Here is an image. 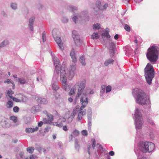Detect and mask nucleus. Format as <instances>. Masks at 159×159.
I'll list each match as a JSON object with an SVG mask.
<instances>
[{"mask_svg": "<svg viewBox=\"0 0 159 159\" xmlns=\"http://www.w3.org/2000/svg\"><path fill=\"white\" fill-rule=\"evenodd\" d=\"M85 59L83 56L81 57L79 59L80 61L82 64V65L85 66V63L84 61Z\"/></svg>", "mask_w": 159, "mask_h": 159, "instance_id": "obj_26", "label": "nucleus"}, {"mask_svg": "<svg viewBox=\"0 0 159 159\" xmlns=\"http://www.w3.org/2000/svg\"><path fill=\"white\" fill-rule=\"evenodd\" d=\"M109 154L111 156H113L114 154V152L113 151H110L109 152Z\"/></svg>", "mask_w": 159, "mask_h": 159, "instance_id": "obj_54", "label": "nucleus"}, {"mask_svg": "<svg viewBox=\"0 0 159 159\" xmlns=\"http://www.w3.org/2000/svg\"><path fill=\"white\" fill-rule=\"evenodd\" d=\"M42 148H38V151L40 153H41V152H42V149H41Z\"/></svg>", "mask_w": 159, "mask_h": 159, "instance_id": "obj_64", "label": "nucleus"}, {"mask_svg": "<svg viewBox=\"0 0 159 159\" xmlns=\"http://www.w3.org/2000/svg\"><path fill=\"white\" fill-rule=\"evenodd\" d=\"M80 102H82V106L80 108V110L81 111L79 114L78 116V119L79 120H81L82 116L85 115L86 114V110H84L82 111L87 106L88 103V99L87 98L82 97L80 99Z\"/></svg>", "mask_w": 159, "mask_h": 159, "instance_id": "obj_6", "label": "nucleus"}, {"mask_svg": "<svg viewBox=\"0 0 159 159\" xmlns=\"http://www.w3.org/2000/svg\"><path fill=\"white\" fill-rule=\"evenodd\" d=\"M68 100L70 102H72L73 101V99L71 98H68Z\"/></svg>", "mask_w": 159, "mask_h": 159, "instance_id": "obj_59", "label": "nucleus"}, {"mask_svg": "<svg viewBox=\"0 0 159 159\" xmlns=\"http://www.w3.org/2000/svg\"><path fill=\"white\" fill-rule=\"evenodd\" d=\"M70 55L71 56L72 61L75 62L77 61L76 58L75 56L74 51L73 50L70 53Z\"/></svg>", "mask_w": 159, "mask_h": 159, "instance_id": "obj_14", "label": "nucleus"}, {"mask_svg": "<svg viewBox=\"0 0 159 159\" xmlns=\"http://www.w3.org/2000/svg\"><path fill=\"white\" fill-rule=\"evenodd\" d=\"M13 106V102L11 101H9L7 103L6 106L7 107L10 108Z\"/></svg>", "mask_w": 159, "mask_h": 159, "instance_id": "obj_20", "label": "nucleus"}, {"mask_svg": "<svg viewBox=\"0 0 159 159\" xmlns=\"http://www.w3.org/2000/svg\"><path fill=\"white\" fill-rule=\"evenodd\" d=\"M14 94V92L11 89L8 90L6 95L7 98V99L9 98H12V95Z\"/></svg>", "mask_w": 159, "mask_h": 159, "instance_id": "obj_15", "label": "nucleus"}, {"mask_svg": "<svg viewBox=\"0 0 159 159\" xmlns=\"http://www.w3.org/2000/svg\"><path fill=\"white\" fill-rule=\"evenodd\" d=\"M158 54L157 47L156 46H152L148 49L146 56L151 62H155L158 59Z\"/></svg>", "mask_w": 159, "mask_h": 159, "instance_id": "obj_3", "label": "nucleus"}, {"mask_svg": "<svg viewBox=\"0 0 159 159\" xmlns=\"http://www.w3.org/2000/svg\"><path fill=\"white\" fill-rule=\"evenodd\" d=\"M30 29L31 30L33 31V25H31V26H30Z\"/></svg>", "mask_w": 159, "mask_h": 159, "instance_id": "obj_61", "label": "nucleus"}, {"mask_svg": "<svg viewBox=\"0 0 159 159\" xmlns=\"http://www.w3.org/2000/svg\"><path fill=\"white\" fill-rule=\"evenodd\" d=\"M72 133L75 136H77L79 134V132L78 130L75 129L73 132Z\"/></svg>", "mask_w": 159, "mask_h": 159, "instance_id": "obj_32", "label": "nucleus"}, {"mask_svg": "<svg viewBox=\"0 0 159 159\" xmlns=\"http://www.w3.org/2000/svg\"><path fill=\"white\" fill-rule=\"evenodd\" d=\"M75 70V67L74 66H72L68 72V77L70 80H71L74 76V71Z\"/></svg>", "mask_w": 159, "mask_h": 159, "instance_id": "obj_11", "label": "nucleus"}, {"mask_svg": "<svg viewBox=\"0 0 159 159\" xmlns=\"http://www.w3.org/2000/svg\"><path fill=\"white\" fill-rule=\"evenodd\" d=\"M54 62L56 63H59V60L57 57H55L54 58Z\"/></svg>", "mask_w": 159, "mask_h": 159, "instance_id": "obj_48", "label": "nucleus"}, {"mask_svg": "<svg viewBox=\"0 0 159 159\" xmlns=\"http://www.w3.org/2000/svg\"><path fill=\"white\" fill-rule=\"evenodd\" d=\"M145 146H148L147 148H145V152H151L154 149V144L152 142H146L144 143Z\"/></svg>", "mask_w": 159, "mask_h": 159, "instance_id": "obj_9", "label": "nucleus"}, {"mask_svg": "<svg viewBox=\"0 0 159 159\" xmlns=\"http://www.w3.org/2000/svg\"><path fill=\"white\" fill-rule=\"evenodd\" d=\"M125 29L127 31L129 32L130 30V27L127 24H125Z\"/></svg>", "mask_w": 159, "mask_h": 159, "instance_id": "obj_31", "label": "nucleus"}, {"mask_svg": "<svg viewBox=\"0 0 159 159\" xmlns=\"http://www.w3.org/2000/svg\"><path fill=\"white\" fill-rule=\"evenodd\" d=\"M144 72L147 83L149 84H151L152 79L154 77L155 71L153 66L149 63H148L145 68Z\"/></svg>", "mask_w": 159, "mask_h": 159, "instance_id": "obj_4", "label": "nucleus"}, {"mask_svg": "<svg viewBox=\"0 0 159 159\" xmlns=\"http://www.w3.org/2000/svg\"><path fill=\"white\" fill-rule=\"evenodd\" d=\"M10 119L15 123H16L17 121V117L14 116H11L10 117Z\"/></svg>", "mask_w": 159, "mask_h": 159, "instance_id": "obj_21", "label": "nucleus"}, {"mask_svg": "<svg viewBox=\"0 0 159 159\" xmlns=\"http://www.w3.org/2000/svg\"><path fill=\"white\" fill-rule=\"evenodd\" d=\"M88 121H91L92 119V116L91 115H89L88 116Z\"/></svg>", "mask_w": 159, "mask_h": 159, "instance_id": "obj_53", "label": "nucleus"}, {"mask_svg": "<svg viewBox=\"0 0 159 159\" xmlns=\"http://www.w3.org/2000/svg\"><path fill=\"white\" fill-rule=\"evenodd\" d=\"M73 38L76 45H77L80 44V40L79 36H76L75 35L74 37H73Z\"/></svg>", "mask_w": 159, "mask_h": 159, "instance_id": "obj_16", "label": "nucleus"}, {"mask_svg": "<svg viewBox=\"0 0 159 159\" xmlns=\"http://www.w3.org/2000/svg\"><path fill=\"white\" fill-rule=\"evenodd\" d=\"M30 159H37V157L34 155H32L30 157Z\"/></svg>", "mask_w": 159, "mask_h": 159, "instance_id": "obj_45", "label": "nucleus"}, {"mask_svg": "<svg viewBox=\"0 0 159 159\" xmlns=\"http://www.w3.org/2000/svg\"><path fill=\"white\" fill-rule=\"evenodd\" d=\"M39 101L40 103L42 104H46L48 103L47 99L45 98H40L39 99Z\"/></svg>", "mask_w": 159, "mask_h": 159, "instance_id": "obj_18", "label": "nucleus"}, {"mask_svg": "<svg viewBox=\"0 0 159 159\" xmlns=\"http://www.w3.org/2000/svg\"><path fill=\"white\" fill-rule=\"evenodd\" d=\"M90 145H88V153L89 154H90Z\"/></svg>", "mask_w": 159, "mask_h": 159, "instance_id": "obj_56", "label": "nucleus"}, {"mask_svg": "<svg viewBox=\"0 0 159 159\" xmlns=\"http://www.w3.org/2000/svg\"><path fill=\"white\" fill-rule=\"evenodd\" d=\"M52 86L53 89L55 90H57L59 88V86L56 83H54L52 84Z\"/></svg>", "mask_w": 159, "mask_h": 159, "instance_id": "obj_27", "label": "nucleus"}, {"mask_svg": "<svg viewBox=\"0 0 159 159\" xmlns=\"http://www.w3.org/2000/svg\"><path fill=\"white\" fill-rule=\"evenodd\" d=\"M56 72L58 74L60 73V80L62 83V86L66 90L67 88V78L66 74V68L62 67L59 63L54 62Z\"/></svg>", "mask_w": 159, "mask_h": 159, "instance_id": "obj_1", "label": "nucleus"}, {"mask_svg": "<svg viewBox=\"0 0 159 159\" xmlns=\"http://www.w3.org/2000/svg\"><path fill=\"white\" fill-rule=\"evenodd\" d=\"M55 125H57L58 127H62L63 125L62 123H60V124H57V123L56 122V123H55Z\"/></svg>", "mask_w": 159, "mask_h": 159, "instance_id": "obj_55", "label": "nucleus"}, {"mask_svg": "<svg viewBox=\"0 0 159 159\" xmlns=\"http://www.w3.org/2000/svg\"><path fill=\"white\" fill-rule=\"evenodd\" d=\"M133 94L136 98V102L139 104L144 105L148 101V98L145 93L140 89L138 88L134 89Z\"/></svg>", "mask_w": 159, "mask_h": 159, "instance_id": "obj_2", "label": "nucleus"}, {"mask_svg": "<svg viewBox=\"0 0 159 159\" xmlns=\"http://www.w3.org/2000/svg\"><path fill=\"white\" fill-rule=\"evenodd\" d=\"M55 31L53 30L52 31V34L53 38H54L56 42L58 45L59 48L61 50H63L64 48L63 43L61 41L60 38L58 37H55V35L54 34Z\"/></svg>", "mask_w": 159, "mask_h": 159, "instance_id": "obj_8", "label": "nucleus"}, {"mask_svg": "<svg viewBox=\"0 0 159 159\" xmlns=\"http://www.w3.org/2000/svg\"><path fill=\"white\" fill-rule=\"evenodd\" d=\"M97 146L98 147V146L99 147H100L101 149H102V148L101 145L100 144H99V143L97 144Z\"/></svg>", "mask_w": 159, "mask_h": 159, "instance_id": "obj_63", "label": "nucleus"}, {"mask_svg": "<svg viewBox=\"0 0 159 159\" xmlns=\"http://www.w3.org/2000/svg\"><path fill=\"white\" fill-rule=\"evenodd\" d=\"M105 88L106 86L104 85H103L101 86V89L103 90H104L105 89Z\"/></svg>", "mask_w": 159, "mask_h": 159, "instance_id": "obj_60", "label": "nucleus"}, {"mask_svg": "<svg viewBox=\"0 0 159 159\" xmlns=\"http://www.w3.org/2000/svg\"><path fill=\"white\" fill-rule=\"evenodd\" d=\"M108 4L107 3H105L103 6V8L102 9V10H105L108 7Z\"/></svg>", "mask_w": 159, "mask_h": 159, "instance_id": "obj_44", "label": "nucleus"}, {"mask_svg": "<svg viewBox=\"0 0 159 159\" xmlns=\"http://www.w3.org/2000/svg\"><path fill=\"white\" fill-rule=\"evenodd\" d=\"M80 148V146L79 144L78 141L77 139L75 140V148L77 151H79Z\"/></svg>", "mask_w": 159, "mask_h": 159, "instance_id": "obj_17", "label": "nucleus"}, {"mask_svg": "<svg viewBox=\"0 0 159 159\" xmlns=\"http://www.w3.org/2000/svg\"><path fill=\"white\" fill-rule=\"evenodd\" d=\"M73 118H72L70 116L67 119L68 121L69 122H71L73 119Z\"/></svg>", "mask_w": 159, "mask_h": 159, "instance_id": "obj_50", "label": "nucleus"}, {"mask_svg": "<svg viewBox=\"0 0 159 159\" xmlns=\"http://www.w3.org/2000/svg\"><path fill=\"white\" fill-rule=\"evenodd\" d=\"M63 129L65 131H67L68 130V129L67 128V127L66 125H65L63 127Z\"/></svg>", "mask_w": 159, "mask_h": 159, "instance_id": "obj_52", "label": "nucleus"}, {"mask_svg": "<svg viewBox=\"0 0 159 159\" xmlns=\"http://www.w3.org/2000/svg\"><path fill=\"white\" fill-rule=\"evenodd\" d=\"M147 121L148 123H150L152 125H153L154 124V123L150 119H147Z\"/></svg>", "mask_w": 159, "mask_h": 159, "instance_id": "obj_43", "label": "nucleus"}, {"mask_svg": "<svg viewBox=\"0 0 159 159\" xmlns=\"http://www.w3.org/2000/svg\"><path fill=\"white\" fill-rule=\"evenodd\" d=\"M144 142H143L142 143V144L141 145V147H142V148H143V152H145V148H147L148 146H144Z\"/></svg>", "mask_w": 159, "mask_h": 159, "instance_id": "obj_38", "label": "nucleus"}, {"mask_svg": "<svg viewBox=\"0 0 159 159\" xmlns=\"http://www.w3.org/2000/svg\"><path fill=\"white\" fill-rule=\"evenodd\" d=\"M18 80L19 82L21 84H24L26 82V81L23 79L19 78Z\"/></svg>", "mask_w": 159, "mask_h": 159, "instance_id": "obj_35", "label": "nucleus"}, {"mask_svg": "<svg viewBox=\"0 0 159 159\" xmlns=\"http://www.w3.org/2000/svg\"><path fill=\"white\" fill-rule=\"evenodd\" d=\"M92 141L93 142V144L92 145V148L94 149L95 147L96 146V141L94 139H92Z\"/></svg>", "mask_w": 159, "mask_h": 159, "instance_id": "obj_34", "label": "nucleus"}, {"mask_svg": "<svg viewBox=\"0 0 159 159\" xmlns=\"http://www.w3.org/2000/svg\"><path fill=\"white\" fill-rule=\"evenodd\" d=\"M96 4L97 6L98 7L99 9V6H100L101 3L100 1H97L96 2Z\"/></svg>", "mask_w": 159, "mask_h": 159, "instance_id": "obj_46", "label": "nucleus"}, {"mask_svg": "<svg viewBox=\"0 0 159 159\" xmlns=\"http://www.w3.org/2000/svg\"><path fill=\"white\" fill-rule=\"evenodd\" d=\"M76 87L74 85V87L70 89V92L69 93V95L70 96L71 95L75 93V90L76 89Z\"/></svg>", "mask_w": 159, "mask_h": 159, "instance_id": "obj_25", "label": "nucleus"}, {"mask_svg": "<svg viewBox=\"0 0 159 159\" xmlns=\"http://www.w3.org/2000/svg\"><path fill=\"white\" fill-rule=\"evenodd\" d=\"M86 81L84 80L81 82H78L75 85L76 88L78 87V92L77 94L76 97H79L80 96L82 95V97L87 98L86 96V93L84 91V89L85 86Z\"/></svg>", "mask_w": 159, "mask_h": 159, "instance_id": "obj_5", "label": "nucleus"}, {"mask_svg": "<svg viewBox=\"0 0 159 159\" xmlns=\"http://www.w3.org/2000/svg\"><path fill=\"white\" fill-rule=\"evenodd\" d=\"M82 134L84 136H87L88 135L87 131L86 130H84L81 132Z\"/></svg>", "mask_w": 159, "mask_h": 159, "instance_id": "obj_41", "label": "nucleus"}, {"mask_svg": "<svg viewBox=\"0 0 159 159\" xmlns=\"http://www.w3.org/2000/svg\"><path fill=\"white\" fill-rule=\"evenodd\" d=\"M114 61V60L112 59L107 60L105 62V65L106 66H107L110 64L112 63Z\"/></svg>", "mask_w": 159, "mask_h": 159, "instance_id": "obj_22", "label": "nucleus"}, {"mask_svg": "<svg viewBox=\"0 0 159 159\" xmlns=\"http://www.w3.org/2000/svg\"><path fill=\"white\" fill-rule=\"evenodd\" d=\"M76 114V111H73L72 112L70 116L72 118H74V117L75 116Z\"/></svg>", "mask_w": 159, "mask_h": 159, "instance_id": "obj_39", "label": "nucleus"}, {"mask_svg": "<svg viewBox=\"0 0 159 159\" xmlns=\"http://www.w3.org/2000/svg\"><path fill=\"white\" fill-rule=\"evenodd\" d=\"M72 34H73V35H72L73 37V36H74V37L75 35L76 36H79L78 35H77V32L76 31H73Z\"/></svg>", "mask_w": 159, "mask_h": 159, "instance_id": "obj_47", "label": "nucleus"}, {"mask_svg": "<svg viewBox=\"0 0 159 159\" xmlns=\"http://www.w3.org/2000/svg\"><path fill=\"white\" fill-rule=\"evenodd\" d=\"M11 7L14 9H15L16 8L17 5L16 3H12L11 5Z\"/></svg>", "mask_w": 159, "mask_h": 159, "instance_id": "obj_42", "label": "nucleus"}, {"mask_svg": "<svg viewBox=\"0 0 159 159\" xmlns=\"http://www.w3.org/2000/svg\"><path fill=\"white\" fill-rule=\"evenodd\" d=\"M34 17L30 18L29 20V25H33L34 22Z\"/></svg>", "mask_w": 159, "mask_h": 159, "instance_id": "obj_30", "label": "nucleus"}, {"mask_svg": "<svg viewBox=\"0 0 159 159\" xmlns=\"http://www.w3.org/2000/svg\"><path fill=\"white\" fill-rule=\"evenodd\" d=\"M47 116L48 119L45 118L43 119L44 124H51L53 121L54 116L53 115L49 114H48Z\"/></svg>", "mask_w": 159, "mask_h": 159, "instance_id": "obj_10", "label": "nucleus"}, {"mask_svg": "<svg viewBox=\"0 0 159 159\" xmlns=\"http://www.w3.org/2000/svg\"><path fill=\"white\" fill-rule=\"evenodd\" d=\"M43 123H44L42 121L39 122L38 123V126L39 127H41L43 124Z\"/></svg>", "mask_w": 159, "mask_h": 159, "instance_id": "obj_49", "label": "nucleus"}, {"mask_svg": "<svg viewBox=\"0 0 159 159\" xmlns=\"http://www.w3.org/2000/svg\"><path fill=\"white\" fill-rule=\"evenodd\" d=\"M8 43V42L7 40H5L0 44V46L2 47H3L7 45Z\"/></svg>", "mask_w": 159, "mask_h": 159, "instance_id": "obj_28", "label": "nucleus"}, {"mask_svg": "<svg viewBox=\"0 0 159 159\" xmlns=\"http://www.w3.org/2000/svg\"><path fill=\"white\" fill-rule=\"evenodd\" d=\"M19 96L21 97V99H19L18 98H17L13 97L11 98L13 99V101H14L16 102H19L22 101H26V98L25 96H23L22 94H20Z\"/></svg>", "mask_w": 159, "mask_h": 159, "instance_id": "obj_12", "label": "nucleus"}, {"mask_svg": "<svg viewBox=\"0 0 159 159\" xmlns=\"http://www.w3.org/2000/svg\"><path fill=\"white\" fill-rule=\"evenodd\" d=\"M39 129L38 127H36L35 128H27L25 129L26 132L27 133H30L37 131Z\"/></svg>", "mask_w": 159, "mask_h": 159, "instance_id": "obj_13", "label": "nucleus"}, {"mask_svg": "<svg viewBox=\"0 0 159 159\" xmlns=\"http://www.w3.org/2000/svg\"><path fill=\"white\" fill-rule=\"evenodd\" d=\"M99 37L97 33H94L91 36V38L93 39H97Z\"/></svg>", "mask_w": 159, "mask_h": 159, "instance_id": "obj_24", "label": "nucleus"}, {"mask_svg": "<svg viewBox=\"0 0 159 159\" xmlns=\"http://www.w3.org/2000/svg\"><path fill=\"white\" fill-rule=\"evenodd\" d=\"M11 82V80L9 79H7L6 80L4 81L5 83H9Z\"/></svg>", "mask_w": 159, "mask_h": 159, "instance_id": "obj_57", "label": "nucleus"}, {"mask_svg": "<svg viewBox=\"0 0 159 159\" xmlns=\"http://www.w3.org/2000/svg\"><path fill=\"white\" fill-rule=\"evenodd\" d=\"M43 113L44 114H45L47 116L48 115V114H49V113H48V112L46 111H43Z\"/></svg>", "mask_w": 159, "mask_h": 159, "instance_id": "obj_62", "label": "nucleus"}, {"mask_svg": "<svg viewBox=\"0 0 159 159\" xmlns=\"http://www.w3.org/2000/svg\"><path fill=\"white\" fill-rule=\"evenodd\" d=\"M102 37L103 38L105 37L107 38H110V36L109 35L108 32L106 31L105 33H102Z\"/></svg>", "mask_w": 159, "mask_h": 159, "instance_id": "obj_19", "label": "nucleus"}, {"mask_svg": "<svg viewBox=\"0 0 159 159\" xmlns=\"http://www.w3.org/2000/svg\"><path fill=\"white\" fill-rule=\"evenodd\" d=\"M13 111L15 112H18L19 111V108L17 106H16L13 108Z\"/></svg>", "mask_w": 159, "mask_h": 159, "instance_id": "obj_40", "label": "nucleus"}, {"mask_svg": "<svg viewBox=\"0 0 159 159\" xmlns=\"http://www.w3.org/2000/svg\"><path fill=\"white\" fill-rule=\"evenodd\" d=\"M34 150V148L32 147H29L27 148V151L30 153H32Z\"/></svg>", "mask_w": 159, "mask_h": 159, "instance_id": "obj_23", "label": "nucleus"}, {"mask_svg": "<svg viewBox=\"0 0 159 159\" xmlns=\"http://www.w3.org/2000/svg\"><path fill=\"white\" fill-rule=\"evenodd\" d=\"M118 34H116L114 36V38L115 39L117 40L118 39Z\"/></svg>", "mask_w": 159, "mask_h": 159, "instance_id": "obj_58", "label": "nucleus"}, {"mask_svg": "<svg viewBox=\"0 0 159 159\" xmlns=\"http://www.w3.org/2000/svg\"><path fill=\"white\" fill-rule=\"evenodd\" d=\"M111 89V87L110 86H108L106 87V92H110Z\"/></svg>", "mask_w": 159, "mask_h": 159, "instance_id": "obj_37", "label": "nucleus"}, {"mask_svg": "<svg viewBox=\"0 0 159 159\" xmlns=\"http://www.w3.org/2000/svg\"><path fill=\"white\" fill-rule=\"evenodd\" d=\"M100 28V25L99 24H94L93 25V28L94 30L99 29Z\"/></svg>", "mask_w": 159, "mask_h": 159, "instance_id": "obj_29", "label": "nucleus"}, {"mask_svg": "<svg viewBox=\"0 0 159 159\" xmlns=\"http://www.w3.org/2000/svg\"><path fill=\"white\" fill-rule=\"evenodd\" d=\"M92 125L91 121H88V129L89 130H91V127Z\"/></svg>", "mask_w": 159, "mask_h": 159, "instance_id": "obj_36", "label": "nucleus"}, {"mask_svg": "<svg viewBox=\"0 0 159 159\" xmlns=\"http://www.w3.org/2000/svg\"><path fill=\"white\" fill-rule=\"evenodd\" d=\"M135 126L136 128L139 129L141 128L143 125V118L142 115L140 113L138 108H136L135 112Z\"/></svg>", "mask_w": 159, "mask_h": 159, "instance_id": "obj_7", "label": "nucleus"}, {"mask_svg": "<svg viewBox=\"0 0 159 159\" xmlns=\"http://www.w3.org/2000/svg\"><path fill=\"white\" fill-rule=\"evenodd\" d=\"M73 20L76 23V21L78 20V18L76 16H74L73 18Z\"/></svg>", "mask_w": 159, "mask_h": 159, "instance_id": "obj_51", "label": "nucleus"}, {"mask_svg": "<svg viewBox=\"0 0 159 159\" xmlns=\"http://www.w3.org/2000/svg\"><path fill=\"white\" fill-rule=\"evenodd\" d=\"M42 37L43 41V42L46 41V38L45 35V32H43L42 34Z\"/></svg>", "mask_w": 159, "mask_h": 159, "instance_id": "obj_33", "label": "nucleus"}]
</instances>
